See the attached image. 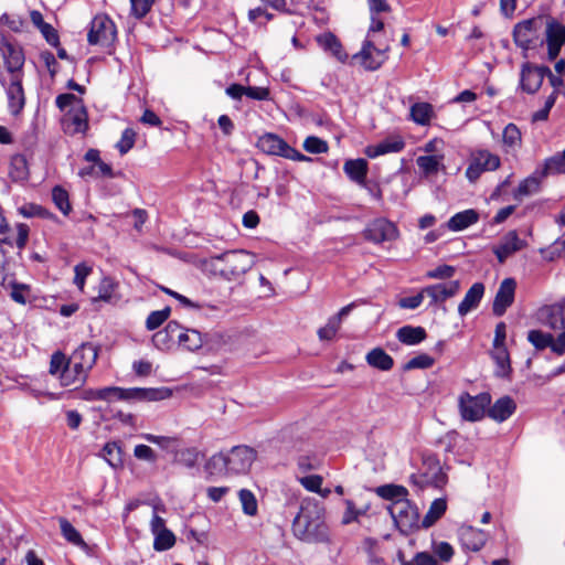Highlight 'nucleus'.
I'll use <instances>...</instances> for the list:
<instances>
[{
    "instance_id": "nucleus-1",
    "label": "nucleus",
    "mask_w": 565,
    "mask_h": 565,
    "mask_svg": "<svg viewBox=\"0 0 565 565\" xmlns=\"http://www.w3.org/2000/svg\"><path fill=\"white\" fill-rule=\"evenodd\" d=\"M292 532L305 542H323L328 539L324 509L319 501L313 498L302 499L300 511L292 522Z\"/></svg>"
},
{
    "instance_id": "nucleus-2",
    "label": "nucleus",
    "mask_w": 565,
    "mask_h": 565,
    "mask_svg": "<svg viewBox=\"0 0 565 565\" xmlns=\"http://www.w3.org/2000/svg\"><path fill=\"white\" fill-rule=\"evenodd\" d=\"M544 326L557 333H546L541 330H531L527 341L539 351L550 348L558 356L565 354V306H552L547 310Z\"/></svg>"
},
{
    "instance_id": "nucleus-3",
    "label": "nucleus",
    "mask_w": 565,
    "mask_h": 565,
    "mask_svg": "<svg viewBox=\"0 0 565 565\" xmlns=\"http://www.w3.org/2000/svg\"><path fill=\"white\" fill-rule=\"evenodd\" d=\"M211 270L228 281L239 280L255 264V256L246 250H227L211 257Z\"/></svg>"
},
{
    "instance_id": "nucleus-4",
    "label": "nucleus",
    "mask_w": 565,
    "mask_h": 565,
    "mask_svg": "<svg viewBox=\"0 0 565 565\" xmlns=\"http://www.w3.org/2000/svg\"><path fill=\"white\" fill-rule=\"evenodd\" d=\"M49 373L57 376L60 384L71 390L82 387L88 377V372L81 364L73 362L61 351L52 354Z\"/></svg>"
},
{
    "instance_id": "nucleus-5",
    "label": "nucleus",
    "mask_w": 565,
    "mask_h": 565,
    "mask_svg": "<svg viewBox=\"0 0 565 565\" xmlns=\"http://www.w3.org/2000/svg\"><path fill=\"white\" fill-rule=\"evenodd\" d=\"M56 106L61 110H66L64 115V130L71 135L85 132L88 128V116L82 98L74 94H61L55 99Z\"/></svg>"
},
{
    "instance_id": "nucleus-6",
    "label": "nucleus",
    "mask_w": 565,
    "mask_h": 565,
    "mask_svg": "<svg viewBox=\"0 0 565 565\" xmlns=\"http://www.w3.org/2000/svg\"><path fill=\"white\" fill-rule=\"evenodd\" d=\"M387 510L402 533L408 534L419 529L418 509L409 500H395Z\"/></svg>"
},
{
    "instance_id": "nucleus-7",
    "label": "nucleus",
    "mask_w": 565,
    "mask_h": 565,
    "mask_svg": "<svg viewBox=\"0 0 565 565\" xmlns=\"http://www.w3.org/2000/svg\"><path fill=\"white\" fill-rule=\"evenodd\" d=\"M491 396L488 393L470 395L462 393L458 398L460 416L467 422H479L484 417L486 409L490 406Z\"/></svg>"
},
{
    "instance_id": "nucleus-8",
    "label": "nucleus",
    "mask_w": 565,
    "mask_h": 565,
    "mask_svg": "<svg viewBox=\"0 0 565 565\" xmlns=\"http://www.w3.org/2000/svg\"><path fill=\"white\" fill-rule=\"evenodd\" d=\"M116 35L117 30L113 20L105 14H98L90 22L87 40L92 45L108 46L115 41Z\"/></svg>"
},
{
    "instance_id": "nucleus-9",
    "label": "nucleus",
    "mask_w": 565,
    "mask_h": 565,
    "mask_svg": "<svg viewBox=\"0 0 565 565\" xmlns=\"http://www.w3.org/2000/svg\"><path fill=\"white\" fill-rule=\"evenodd\" d=\"M499 156L488 150H478L471 154L466 177L470 182H476L486 171H493L500 167Z\"/></svg>"
},
{
    "instance_id": "nucleus-10",
    "label": "nucleus",
    "mask_w": 565,
    "mask_h": 565,
    "mask_svg": "<svg viewBox=\"0 0 565 565\" xmlns=\"http://www.w3.org/2000/svg\"><path fill=\"white\" fill-rule=\"evenodd\" d=\"M542 20L540 18H533L529 20H524L515 24L513 29V39L515 44L524 51V56L526 57V52L539 41L540 39V28Z\"/></svg>"
},
{
    "instance_id": "nucleus-11",
    "label": "nucleus",
    "mask_w": 565,
    "mask_h": 565,
    "mask_svg": "<svg viewBox=\"0 0 565 565\" xmlns=\"http://www.w3.org/2000/svg\"><path fill=\"white\" fill-rule=\"evenodd\" d=\"M388 44L376 46L374 40L366 39L362 50L353 57L360 60L361 65L367 71H375L387 60Z\"/></svg>"
},
{
    "instance_id": "nucleus-12",
    "label": "nucleus",
    "mask_w": 565,
    "mask_h": 565,
    "mask_svg": "<svg viewBox=\"0 0 565 565\" xmlns=\"http://www.w3.org/2000/svg\"><path fill=\"white\" fill-rule=\"evenodd\" d=\"M227 459V473H246L256 459V452L248 446H235L225 452Z\"/></svg>"
},
{
    "instance_id": "nucleus-13",
    "label": "nucleus",
    "mask_w": 565,
    "mask_h": 565,
    "mask_svg": "<svg viewBox=\"0 0 565 565\" xmlns=\"http://www.w3.org/2000/svg\"><path fill=\"white\" fill-rule=\"evenodd\" d=\"M0 55L3 57L7 76H24L23 66L25 56L22 46L17 42L4 41L0 46Z\"/></svg>"
},
{
    "instance_id": "nucleus-14",
    "label": "nucleus",
    "mask_w": 565,
    "mask_h": 565,
    "mask_svg": "<svg viewBox=\"0 0 565 565\" xmlns=\"http://www.w3.org/2000/svg\"><path fill=\"white\" fill-rule=\"evenodd\" d=\"M546 74H550L547 66L523 63L520 72V88L526 94H535L541 88Z\"/></svg>"
},
{
    "instance_id": "nucleus-15",
    "label": "nucleus",
    "mask_w": 565,
    "mask_h": 565,
    "mask_svg": "<svg viewBox=\"0 0 565 565\" xmlns=\"http://www.w3.org/2000/svg\"><path fill=\"white\" fill-rule=\"evenodd\" d=\"M24 76H6L2 78L1 83L6 89L9 111L17 116L21 113L25 104V96L22 86V81Z\"/></svg>"
},
{
    "instance_id": "nucleus-16",
    "label": "nucleus",
    "mask_w": 565,
    "mask_h": 565,
    "mask_svg": "<svg viewBox=\"0 0 565 565\" xmlns=\"http://www.w3.org/2000/svg\"><path fill=\"white\" fill-rule=\"evenodd\" d=\"M526 246L527 243L520 238L516 231L512 230L507 232L500 238L499 243L492 247V252L495 255L498 262L503 264L509 257L524 249Z\"/></svg>"
},
{
    "instance_id": "nucleus-17",
    "label": "nucleus",
    "mask_w": 565,
    "mask_h": 565,
    "mask_svg": "<svg viewBox=\"0 0 565 565\" xmlns=\"http://www.w3.org/2000/svg\"><path fill=\"white\" fill-rule=\"evenodd\" d=\"M366 239L373 243H383L394 241L398 236V230L394 223L386 218H376L372 221L364 230Z\"/></svg>"
},
{
    "instance_id": "nucleus-18",
    "label": "nucleus",
    "mask_w": 565,
    "mask_h": 565,
    "mask_svg": "<svg viewBox=\"0 0 565 565\" xmlns=\"http://www.w3.org/2000/svg\"><path fill=\"white\" fill-rule=\"evenodd\" d=\"M516 281L514 278H504L495 294L492 311L494 316L501 317L507 309L513 303L515 297Z\"/></svg>"
},
{
    "instance_id": "nucleus-19",
    "label": "nucleus",
    "mask_w": 565,
    "mask_h": 565,
    "mask_svg": "<svg viewBox=\"0 0 565 565\" xmlns=\"http://www.w3.org/2000/svg\"><path fill=\"white\" fill-rule=\"evenodd\" d=\"M545 35L547 58L554 61L558 56L562 46L565 44V25L555 20H551L546 25Z\"/></svg>"
},
{
    "instance_id": "nucleus-20",
    "label": "nucleus",
    "mask_w": 565,
    "mask_h": 565,
    "mask_svg": "<svg viewBox=\"0 0 565 565\" xmlns=\"http://www.w3.org/2000/svg\"><path fill=\"white\" fill-rule=\"evenodd\" d=\"M459 540L462 548L479 552L488 541V534L471 525H462L459 529Z\"/></svg>"
},
{
    "instance_id": "nucleus-21",
    "label": "nucleus",
    "mask_w": 565,
    "mask_h": 565,
    "mask_svg": "<svg viewBox=\"0 0 565 565\" xmlns=\"http://www.w3.org/2000/svg\"><path fill=\"white\" fill-rule=\"evenodd\" d=\"M460 284L458 280H451L443 284H435L424 288L426 296L430 298V305L444 302L448 298L459 292Z\"/></svg>"
},
{
    "instance_id": "nucleus-22",
    "label": "nucleus",
    "mask_w": 565,
    "mask_h": 565,
    "mask_svg": "<svg viewBox=\"0 0 565 565\" xmlns=\"http://www.w3.org/2000/svg\"><path fill=\"white\" fill-rule=\"evenodd\" d=\"M405 148V142L401 136H390L376 145L366 147L365 154L370 158H376L386 153L401 152Z\"/></svg>"
},
{
    "instance_id": "nucleus-23",
    "label": "nucleus",
    "mask_w": 565,
    "mask_h": 565,
    "mask_svg": "<svg viewBox=\"0 0 565 565\" xmlns=\"http://www.w3.org/2000/svg\"><path fill=\"white\" fill-rule=\"evenodd\" d=\"M411 480L414 484L424 487H441L446 482V477L441 473V468L437 461L430 467V472H423L419 475H412Z\"/></svg>"
},
{
    "instance_id": "nucleus-24",
    "label": "nucleus",
    "mask_w": 565,
    "mask_h": 565,
    "mask_svg": "<svg viewBox=\"0 0 565 565\" xmlns=\"http://www.w3.org/2000/svg\"><path fill=\"white\" fill-rule=\"evenodd\" d=\"M97 356L98 351L94 344L83 343L68 358L81 364L89 373L96 363Z\"/></svg>"
},
{
    "instance_id": "nucleus-25",
    "label": "nucleus",
    "mask_w": 565,
    "mask_h": 565,
    "mask_svg": "<svg viewBox=\"0 0 565 565\" xmlns=\"http://www.w3.org/2000/svg\"><path fill=\"white\" fill-rule=\"evenodd\" d=\"M516 409L515 402L510 396H502L489 408L488 415L498 423L507 420Z\"/></svg>"
},
{
    "instance_id": "nucleus-26",
    "label": "nucleus",
    "mask_w": 565,
    "mask_h": 565,
    "mask_svg": "<svg viewBox=\"0 0 565 565\" xmlns=\"http://www.w3.org/2000/svg\"><path fill=\"white\" fill-rule=\"evenodd\" d=\"M484 294V285L475 282L466 292L462 301L458 306V313L463 317L472 309L477 308Z\"/></svg>"
},
{
    "instance_id": "nucleus-27",
    "label": "nucleus",
    "mask_w": 565,
    "mask_h": 565,
    "mask_svg": "<svg viewBox=\"0 0 565 565\" xmlns=\"http://www.w3.org/2000/svg\"><path fill=\"white\" fill-rule=\"evenodd\" d=\"M121 392L120 401H159L168 396L163 390L156 388H121Z\"/></svg>"
},
{
    "instance_id": "nucleus-28",
    "label": "nucleus",
    "mask_w": 565,
    "mask_h": 565,
    "mask_svg": "<svg viewBox=\"0 0 565 565\" xmlns=\"http://www.w3.org/2000/svg\"><path fill=\"white\" fill-rule=\"evenodd\" d=\"M479 221V213L473 209H468L456 213L447 222V227L452 232L463 231Z\"/></svg>"
},
{
    "instance_id": "nucleus-29",
    "label": "nucleus",
    "mask_w": 565,
    "mask_h": 565,
    "mask_svg": "<svg viewBox=\"0 0 565 565\" xmlns=\"http://www.w3.org/2000/svg\"><path fill=\"white\" fill-rule=\"evenodd\" d=\"M318 44L324 50L330 52L338 61L344 63L348 58V54L343 51V47L338 38L332 33H322L317 36Z\"/></svg>"
},
{
    "instance_id": "nucleus-30",
    "label": "nucleus",
    "mask_w": 565,
    "mask_h": 565,
    "mask_svg": "<svg viewBox=\"0 0 565 565\" xmlns=\"http://www.w3.org/2000/svg\"><path fill=\"white\" fill-rule=\"evenodd\" d=\"M121 387L108 386L99 390H85L81 393V397L85 401H120Z\"/></svg>"
},
{
    "instance_id": "nucleus-31",
    "label": "nucleus",
    "mask_w": 565,
    "mask_h": 565,
    "mask_svg": "<svg viewBox=\"0 0 565 565\" xmlns=\"http://www.w3.org/2000/svg\"><path fill=\"white\" fill-rule=\"evenodd\" d=\"M367 364L380 371L387 372L393 369L394 360L382 348H374L365 355Z\"/></svg>"
},
{
    "instance_id": "nucleus-32",
    "label": "nucleus",
    "mask_w": 565,
    "mask_h": 565,
    "mask_svg": "<svg viewBox=\"0 0 565 565\" xmlns=\"http://www.w3.org/2000/svg\"><path fill=\"white\" fill-rule=\"evenodd\" d=\"M427 337L423 327L404 326L396 332L399 342L406 345H416L424 341Z\"/></svg>"
},
{
    "instance_id": "nucleus-33",
    "label": "nucleus",
    "mask_w": 565,
    "mask_h": 565,
    "mask_svg": "<svg viewBox=\"0 0 565 565\" xmlns=\"http://www.w3.org/2000/svg\"><path fill=\"white\" fill-rule=\"evenodd\" d=\"M348 177L360 185L365 186L367 161L364 159L348 160L343 166Z\"/></svg>"
},
{
    "instance_id": "nucleus-34",
    "label": "nucleus",
    "mask_w": 565,
    "mask_h": 565,
    "mask_svg": "<svg viewBox=\"0 0 565 565\" xmlns=\"http://www.w3.org/2000/svg\"><path fill=\"white\" fill-rule=\"evenodd\" d=\"M259 149L268 154L282 157L287 142L274 134H266L258 139Z\"/></svg>"
},
{
    "instance_id": "nucleus-35",
    "label": "nucleus",
    "mask_w": 565,
    "mask_h": 565,
    "mask_svg": "<svg viewBox=\"0 0 565 565\" xmlns=\"http://www.w3.org/2000/svg\"><path fill=\"white\" fill-rule=\"evenodd\" d=\"M491 356L497 364L495 375L507 377L511 373L510 354L507 347H498L491 351Z\"/></svg>"
},
{
    "instance_id": "nucleus-36",
    "label": "nucleus",
    "mask_w": 565,
    "mask_h": 565,
    "mask_svg": "<svg viewBox=\"0 0 565 565\" xmlns=\"http://www.w3.org/2000/svg\"><path fill=\"white\" fill-rule=\"evenodd\" d=\"M540 169H536L533 174L524 179L515 190L514 196L521 199L536 193L540 190L541 180L545 177H541Z\"/></svg>"
},
{
    "instance_id": "nucleus-37",
    "label": "nucleus",
    "mask_w": 565,
    "mask_h": 565,
    "mask_svg": "<svg viewBox=\"0 0 565 565\" xmlns=\"http://www.w3.org/2000/svg\"><path fill=\"white\" fill-rule=\"evenodd\" d=\"M447 501L446 499L439 498L431 502L427 513L425 514L422 526L425 529L430 527L435 524L446 512Z\"/></svg>"
},
{
    "instance_id": "nucleus-38",
    "label": "nucleus",
    "mask_w": 565,
    "mask_h": 565,
    "mask_svg": "<svg viewBox=\"0 0 565 565\" xmlns=\"http://www.w3.org/2000/svg\"><path fill=\"white\" fill-rule=\"evenodd\" d=\"M102 457L114 469L121 468L124 465L122 451L116 441H109L103 447Z\"/></svg>"
},
{
    "instance_id": "nucleus-39",
    "label": "nucleus",
    "mask_w": 565,
    "mask_h": 565,
    "mask_svg": "<svg viewBox=\"0 0 565 565\" xmlns=\"http://www.w3.org/2000/svg\"><path fill=\"white\" fill-rule=\"evenodd\" d=\"M206 342L205 335L195 329H184L180 345L184 347L189 351H195L202 348Z\"/></svg>"
},
{
    "instance_id": "nucleus-40",
    "label": "nucleus",
    "mask_w": 565,
    "mask_h": 565,
    "mask_svg": "<svg viewBox=\"0 0 565 565\" xmlns=\"http://www.w3.org/2000/svg\"><path fill=\"white\" fill-rule=\"evenodd\" d=\"M210 476H223L227 473V459L225 452L213 455L204 466Z\"/></svg>"
},
{
    "instance_id": "nucleus-41",
    "label": "nucleus",
    "mask_w": 565,
    "mask_h": 565,
    "mask_svg": "<svg viewBox=\"0 0 565 565\" xmlns=\"http://www.w3.org/2000/svg\"><path fill=\"white\" fill-rule=\"evenodd\" d=\"M433 114V106L428 103H416L411 107V117L418 125L429 124Z\"/></svg>"
},
{
    "instance_id": "nucleus-42",
    "label": "nucleus",
    "mask_w": 565,
    "mask_h": 565,
    "mask_svg": "<svg viewBox=\"0 0 565 565\" xmlns=\"http://www.w3.org/2000/svg\"><path fill=\"white\" fill-rule=\"evenodd\" d=\"M541 177L550 174L564 173L565 174V152L561 156H554L545 160L543 168L540 169Z\"/></svg>"
},
{
    "instance_id": "nucleus-43",
    "label": "nucleus",
    "mask_w": 565,
    "mask_h": 565,
    "mask_svg": "<svg viewBox=\"0 0 565 565\" xmlns=\"http://www.w3.org/2000/svg\"><path fill=\"white\" fill-rule=\"evenodd\" d=\"M60 529L63 537L76 546H85V542L81 533L65 518L58 519Z\"/></svg>"
},
{
    "instance_id": "nucleus-44",
    "label": "nucleus",
    "mask_w": 565,
    "mask_h": 565,
    "mask_svg": "<svg viewBox=\"0 0 565 565\" xmlns=\"http://www.w3.org/2000/svg\"><path fill=\"white\" fill-rule=\"evenodd\" d=\"M117 282L110 277H104L98 286V295L94 298V301H106L109 302L115 297Z\"/></svg>"
},
{
    "instance_id": "nucleus-45",
    "label": "nucleus",
    "mask_w": 565,
    "mask_h": 565,
    "mask_svg": "<svg viewBox=\"0 0 565 565\" xmlns=\"http://www.w3.org/2000/svg\"><path fill=\"white\" fill-rule=\"evenodd\" d=\"M153 548L158 552L167 551L175 544V535L168 529L153 534Z\"/></svg>"
},
{
    "instance_id": "nucleus-46",
    "label": "nucleus",
    "mask_w": 565,
    "mask_h": 565,
    "mask_svg": "<svg viewBox=\"0 0 565 565\" xmlns=\"http://www.w3.org/2000/svg\"><path fill=\"white\" fill-rule=\"evenodd\" d=\"M377 494L392 502L395 500H406L407 489L402 486L386 484L377 488Z\"/></svg>"
},
{
    "instance_id": "nucleus-47",
    "label": "nucleus",
    "mask_w": 565,
    "mask_h": 565,
    "mask_svg": "<svg viewBox=\"0 0 565 565\" xmlns=\"http://www.w3.org/2000/svg\"><path fill=\"white\" fill-rule=\"evenodd\" d=\"M565 254V235L557 238L552 245L541 249V255L547 262H554Z\"/></svg>"
},
{
    "instance_id": "nucleus-48",
    "label": "nucleus",
    "mask_w": 565,
    "mask_h": 565,
    "mask_svg": "<svg viewBox=\"0 0 565 565\" xmlns=\"http://www.w3.org/2000/svg\"><path fill=\"white\" fill-rule=\"evenodd\" d=\"M238 497L242 503L243 512L249 516L256 515L258 505L254 493L247 489H242L238 492Z\"/></svg>"
},
{
    "instance_id": "nucleus-49",
    "label": "nucleus",
    "mask_w": 565,
    "mask_h": 565,
    "mask_svg": "<svg viewBox=\"0 0 565 565\" xmlns=\"http://www.w3.org/2000/svg\"><path fill=\"white\" fill-rule=\"evenodd\" d=\"M52 199L56 207L64 214L68 215L72 210L68 193L61 186H55L52 191Z\"/></svg>"
},
{
    "instance_id": "nucleus-50",
    "label": "nucleus",
    "mask_w": 565,
    "mask_h": 565,
    "mask_svg": "<svg viewBox=\"0 0 565 565\" xmlns=\"http://www.w3.org/2000/svg\"><path fill=\"white\" fill-rule=\"evenodd\" d=\"M344 504H345V511L342 516V524H345V525L358 521L359 516L363 515L366 512V510L369 509L367 505L363 507V508H356L355 503L349 499L344 500Z\"/></svg>"
},
{
    "instance_id": "nucleus-51",
    "label": "nucleus",
    "mask_w": 565,
    "mask_h": 565,
    "mask_svg": "<svg viewBox=\"0 0 565 565\" xmlns=\"http://www.w3.org/2000/svg\"><path fill=\"white\" fill-rule=\"evenodd\" d=\"M502 140L504 146L509 148H515L521 145V131L514 124H509L503 129Z\"/></svg>"
},
{
    "instance_id": "nucleus-52",
    "label": "nucleus",
    "mask_w": 565,
    "mask_h": 565,
    "mask_svg": "<svg viewBox=\"0 0 565 565\" xmlns=\"http://www.w3.org/2000/svg\"><path fill=\"white\" fill-rule=\"evenodd\" d=\"M435 363V360L426 354V353H420L414 358H412L411 360H408L405 365L403 366L404 371H411V370H416V369H429L434 365Z\"/></svg>"
},
{
    "instance_id": "nucleus-53",
    "label": "nucleus",
    "mask_w": 565,
    "mask_h": 565,
    "mask_svg": "<svg viewBox=\"0 0 565 565\" xmlns=\"http://www.w3.org/2000/svg\"><path fill=\"white\" fill-rule=\"evenodd\" d=\"M166 507L162 503H156L152 507V516L150 521V531L156 534L159 531L166 530V520L159 513H164Z\"/></svg>"
},
{
    "instance_id": "nucleus-54",
    "label": "nucleus",
    "mask_w": 565,
    "mask_h": 565,
    "mask_svg": "<svg viewBox=\"0 0 565 565\" xmlns=\"http://www.w3.org/2000/svg\"><path fill=\"white\" fill-rule=\"evenodd\" d=\"M170 307H166L162 310L150 312L146 320V328L148 330H154L159 328L170 316Z\"/></svg>"
},
{
    "instance_id": "nucleus-55",
    "label": "nucleus",
    "mask_w": 565,
    "mask_h": 565,
    "mask_svg": "<svg viewBox=\"0 0 565 565\" xmlns=\"http://www.w3.org/2000/svg\"><path fill=\"white\" fill-rule=\"evenodd\" d=\"M418 168L426 174H431L438 171L440 159L436 156H420L416 159Z\"/></svg>"
},
{
    "instance_id": "nucleus-56",
    "label": "nucleus",
    "mask_w": 565,
    "mask_h": 565,
    "mask_svg": "<svg viewBox=\"0 0 565 565\" xmlns=\"http://www.w3.org/2000/svg\"><path fill=\"white\" fill-rule=\"evenodd\" d=\"M10 173L17 180H23L28 177V164L23 156L18 154L12 158Z\"/></svg>"
},
{
    "instance_id": "nucleus-57",
    "label": "nucleus",
    "mask_w": 565,
    "mask_h": 565,
    "mask_svg": "<svg viewBox=\"0 0 565 565\" xmlns=\"http://www.w3.org/2000/svg\"><path fill=\"white\" fill-rule=\"evenodd\" d=\"M303 149L309 153H323L328 151V143L316 136H309L303 141Z\"/></svg>"
},
{
    "instance_id": "nucleus-58",
    "label": "nucleus",
    "mask_w": 565,
    "mask_h": 565,
    "mask_svg": "<svg viewBox=\"0 0 565 565\" xmlns=\"http://www.w3.org/2000/svg\"><path fill=\"white\" fill-rule=\"evenodd\" d=\"M136 132L131 128H126L120 140L117 142L116 148L121 154L127 153L135 145Z\"/></svg>"
},
{
    "instance_id": "nucleus-59",
    "label": "nucleus",
    "mask_w": 565,
    "mask_h": 565,
    "mask_svg": "<svg viewBox=\"0 0 565 565\" xmlns=\"http://www.w3.org/2000/svg\"><path fill=\"white\" fill-rule=\"evenodd\" d=\"M557 98V92L554 90L545 100L544 107L532 115V121H543L548 118L550 110L554 106Z\"/></svg>"
},
{
    "instance_id": "nucleus-60",
    "label": "nucleus",
    "mask_w": 565,
    "mask_h": 565,
    "mask_svg": "<svg viewBox=\"0 0 565 565\" xmlns=\"http://www.w3.org/2000/svg\"><path fill=\"white\" fill-rule=\"evenodd\" d=\"M131 14L137 19H142L151 10L153 0H130Z\"/></svg>"
},
{
    "instance_id": "nucleus-61",
    "label": "nucleus",
    "mask_w": 565,
    "mask_h": 565,
    "mask_svg": "<svg viewBox=\"0 0 565 565\" xmlns=\"http://www.w3.org/2000/svg\"><path fill=\"white\" fill-rule=\"evenodd\" d=\"M74 284L83 291L86 277L92 273V267L86 263H79L74 267Z\"/></svg>"
},
{
    "instance_id": "nucleus-62",
    "label": "nucleus",
    "mask_w": 565,
    "mask_h": 565,
    "mask_svg": "<svg viewBox=\"0 0 565 565\" xmlns=\"http://www.w3.org/2000/svg\"><path fill=\"white\" fill-rule=\"evenodd\" d=\"M456 273L455 267L449 265H440L435 269L426 273V277L430 279H448L451 278Z\"/></svg>"
},
{
    "instance_id": "nucleus-63",
    "label": "nucleus",
    "mask_w": 565,
    "mask_h": 565,
    "mask_svg": "<svg viewBox=\"0 0 565 565\" xmlns=\"http://www.w3.org/2000/svg\"><path fill=\"white\" fill-rule=\"evenodd\" d=\"M299 482L306 490L310 492H317L321 491L323 479L319 475H311L300 478Z\"/></svg>"
},
{
    "instance_id": "nucleus-64",
    "label": "nucleus",
    "mask_w": 565,
    "mask_h": 565,
    "mask_svg": "<svg viewBox=\"0 0 565 565\" xmlns=\"http://www.w3.org/2000/svg\"><path fill=\"white\" fill-rule=\"evenodd\" d=\"M199 456L200 454L196 449H185L180 452L179 462L188 468H192L198 463Z\"/></svg>"
}]
</instances>
